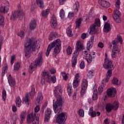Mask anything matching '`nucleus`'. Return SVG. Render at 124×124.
<instances>
[{
    "mask_svg": "<svg viewBox=\"0 0 124 124\" xmlns=\"http://www.w3.org/2000/svg\"><path fill=\"white\" fill-rule=\"evenodd\" d=\"M38 41L34 38H28L24 43V54L27 59L31 58L32 52H35L36 49L38 50L40 46L37 45Z\"/></svg>",
    "mask_w": 124,
    "mask_h": 124,
    "instance_id": "f257e3e1",
    "label": "nucleus"
},
{
    "mask_svg": "<svg viewBox=\"0 0 124 124\" xmlns=\"http://www.w3.org/2000/svg\"><path fill=\"white\" fill-rule=\"evenodd\" d=\"M54 93L56 98H57V101L55 102V104H53V110L56 114L58 112L62 111V106L64 101L62 99V97L61 96V93H62V86L58 85V86L54 87Z\"/></svg>",
    "mask_w": 124,
    "mask_h": 124,
    "instance_id": "f03ea898",
    "label": "nucleus"
},
{
    "mask_svg": "<svg viewBox=\"0 0 124 124\" xmlns=\"http://www.w3.org/2000/svg\"><path fill=\"white\" fill-rule=\"evenodd\" d=\"M61 46H62L61 40L58 39L56 41H54L48 45L46 53V56L48 57L51 50H53L52 55L54 58H56L57 55H59V53L61 52V49H60Z\"/></svg>",
    "mask_w": 124,
    "mask_h": 124,
    "instance_id": "7ed1b4c3",
    "label": "nucleus"
},
{
    "mask_svg": "<svg viewBox=\"0 0 124 124\" xmlns=\"http://www.w3.org/2000/svg\"><path fill=\"white\" fill-rule=\"evenodd\" d=\"M103 65L104 68L108 69L106 74V78L105 79V82H106V83H108L110 78H111V76H112V71L114 68H115V67L112 63V62L107 58L105 59V62Z\"/></svg>",
    "mask_w": 124,
    "mask_h": 124,
    "instance_id": "20e7f679",
    "label": "nucleus"
},
{
    "mask_svg": "<svg viewBox=\"0 0 124 124\" xmlns=\"http://www.w3.org/2000/svg\"><path fill=\"white\" fill-rule=\"evenodd\" d=\"M81 50H83V45L80 43V41H78L76 50L73 54L72 59V67H75L76 63H77V58L78 57V56H79V52H80Z\"/></svg>",
    "mask_w": 124,
    "mask_h": 124,
    "instance_id": "39448f33",
    "label": "nucleus"
},
{
    "mask_svg": "<svg viewBox=\"0 0 124 124\" xmlns=\"http://www.w3.org/2000/svg\"><path fill=\"white\" fill-rule=\"evenodd\" d=\"M100 27V20L99 18H97L95 19V22L93 25H92L90 28V34H96L98 33V27Z\"/></svg>",
    "mask_w": 124,
    "mask_h": 124,
    "instance_id": "423d86ee",
    "label": "nucleus"
},
{
    "mask_svg": "<svg viewBox=\"0 0 124 124\" xmlns=\"http://www.w3.org/2000/svg\"><path fill=\"white\" fill-rule=\"evenodd\" d=\"M42 52H39L38 58L35 60V63L34 66L31 65L30 66L29 71L30 73H32V72L31 70H33V68L36 67L37 66H41L42 65Z\"/></svg>",
    "mask_w": 124,
    "mask_h": 124,
    "instance_id": "0eeeda50",
    "label": "nucleus"
},
{
    "mask_svg": "<svg viewBox=\"0 0 124 124\" xmlns=\"http://www.w3.org/2000/svg\"><path fill=\"white\" fill-rule=\"evenodd\" d=\"M48 71H44L42 74V78L41 80V83L42 85L45 84V82H48V83H51V76Z\"/></svg>",
    "mask_w": 124,
    "mask_h": 124,
    "instance_id": "6e6552de",
    "label": "nucleus"
},
{
    "mask_svg": "<svg viewBox=\"0 0 124 124\" xmlns=\"http://www.w3.org/2000/svg\"><path fill=\"white\" fill-rule=\"evenodd\" d=\"M25 16V13L23 12V10L19 9L16 12H15L13 13L11 16V20H14V19H16L18 17H24Z\"/></svg>",
    "mask_w": 124,
    "mask_h": 124,
    "instance_id": "1a4fd4ad",
    "label": "nucleus"
},
{
    "mask_svg": "<svg viewBox=\"0 0 124 124\" xmlns=\"http://www.w3.org/2000/svg\"><path fill=\"white\" fill-rule=\"evenodd\" d=\"M87 88H88V81L84 79L82 80V82L81 83V90L80 92V95L81 97L84 96V94H85V93H86Z\"/></svg>",
    "mask_w": 124,
    "mask_h": 124,
    "instance_id": "9d476101",
    "label": "nucleus"
},
{
    "mask_svg": "<svg viewBox=\"0 0 124 124\" xmlns=\"http://www.w3.org/2000/svg\"><path fill=\"white\" fill-rule=\"evenodd\" d=\"M65 113L62 112L58 115L56 119V123L59 124H63L65 122Z\"/></svg>",
    "mask_w": 124,
    "mask_h": 124,
    "instance_id": "9b49d317",
    "label": "nucleus"
},
{
    "mask_svg": "<svg viewBox=\"0 0 124 124\" xmlns=\"http://www.w3.org/2000/svg\"><path fill=\"white\" fill-rule=\"evenodd\" d=\"M52 114V110L50 108H47L45 112L44 122L45 123H48L50 118L51 117V114Z\"/></svg>",
    "mask_w": 124,
    "mask_h": 124,
    "instance_id": "f8f14e48",
    "label": "nucleus"
},
{
    "mask_svg": "<svg viewBox=\"0 0 124 124\" xmlns=\"http://www.w3.org/2000/svg\"><path fill=\"white\" fill-rule=\"evenodd\" d=\"M121 15H122V14L119 10H116V11H115V13L113 15V17L117 23H121V18H120Z\"/></svg>",
    "mask_w": 124,
    "mask_h": 124,
    "instance_id": "ddd939ff",
    "label": "nucleus"
},
{
    "mask_svg": "<svg viewBox=\"0 0 124 124\" xmlns=\"http://www.w3.org/2000/svg\"><path fill=\"white\" fill-rule=\"evenodd\" d=\"M117 93V90L115 88H111L108 90L107 94L109 97H114Z\"/></svg>",
    "mask_w": 124,
    "mask_h": 124,
    "instance_id": "4468645a",
    "label": "nucleus"
},
{
    "mask_svg": "<svg viewBox=\"0 0 124 124\" xmlns=\"http://www.w3.org/2000/svg\"><path fill=\"white\" fill-rule=\"evenodd\" d=\"M93 42H94V36L93 35L91 37L90 40L89 41L87 44V49L88 51L93 46Z\"/></svg>",
    "mask_w": 124,
    "mask_h": 124,
    "instance_id": "2eb2a0df",
    "label": "nucleus"
},
{
    "mask_svg": "<svg viewBox=\"0 0 124 124\" xmlns=\"http://www.w3.org/2000/svg\"><path fill=\"white\" fill-rule=\"evenodd\" d=\"M98 3L100 5L102 6V7H104V8H108V7H110V3L105 0H99Z\"/></svg>",
    "mask_w": 124,
    "mask_h": 124,
    "instance_id": "dca6fc26",
    "label": "nucleus"
},
{
    "mask_svg": "<svg viewBox=\"0 0 124 124\" xmlns=\"http://www.w3.org/2000/svg\"><path fill=\"white\" fill-rule=\"evenodd\" d=\"M43 99V96H42V93L41 92H39L35 101L36 105H38V104H40Z\"/></svg>",
    "mask_w": 124,
    "mask_h": 124,
    "instance_id": "f3484780",
    "label": "nucleus"
},
{
    "mask_svg": "<svg viewBox=\"0 0 124 124\" xmlns=\"http://www.w3.org/2000/svg\"><path fill=\"white\" fill-rule=\"evenodd\" d=\"M51 27L53 29H55L57 26H58V22L57 21V18L55 16H53L51 18L50 21Z\"/></svg>",
    "mask_w": 124,
    "mask_h": 124,
    "instance_id": "a211bd4d",
    "label": "nucleus"
},
{
    "mask_svg": "<svg viewBox=\"0 0 124 124\" xmlns=\"http://www.w3.org/2000/svg\"><path fill=\"white\" fill-rule=\"evenodd\" d=\"M84 54L85 57H86V60L88 63H91L93 62V57L91 54H89L87 52V51H85L83 52Z\"/></svg>",
    "mask_w": 124,
    "mask_h": 124,
    "instance_id": "6ab92c4d",
    "label": "nucleus"
},
{
    "mask_svg": "<svg viewBox=\"0 0 124 124\" xmlns=\"http://www.w3.org/2000/svg\"><path fill=\"white\" fill-rule=\"evenodd\" d=\"M8 82L11 87H14L15 86V79L12 78L11 75H9L8 77Z\"/></svg>",
    "mask_w": 124,
    "mask_h": 124,
    "instance_id": "aec40b11",
    "label": "nucleus"
},
{
    "mask_svg": "<svg viewBox=\"0 0 124 124\" xmlns=\"http://www.w3.org/2000/svg\"><path fill=\"white\" fill-rule=\"evenodd\" d=\"M36 27V21L34 19H33L30 22L29 28L31 31L34 30Z\"/></svg>",
    "mask_w": 124,
    "mask_h": 124,
    "instance_id": "412c9836",
    "label": "nucleus"
},
{
    "mask_svg": "<svg viewBox=\"0 0 124 124\" xmlns=\"http://www.w3.org/2000/svg\"><path fill=\"white\" fill-rule=\"evenodd\" d=\"M88 114L89 116H91L92 118H95V117H96V112L93 111V107L90 108Z\"/></svg>",
    "mask_w": 124,
    "mask_h": 124,
    "instance_id": "4be33fe9",
    "label": "nucleus"
},
{
    "mask_svg": "<svg viewBox=\"0 0 124 124\" xmlns=\"http://www.w3.org/2000/svg\"><path fill=\"white\" fill-rule=\"evenodd\" d=\"M110 24L106 23L104 27V31L105 32H109L111 31V27H110Z\"/></svg>",
    "mask_w": 124,
    "mask_h": 124,
    "instance_id": "5701e85b",
    "label": "nucleus"
},
{
    "mask_svg": "<svg viewBox=\"0 0 124 124\" xmlns=\"http://www.w3.org/2000/svg\"><path fill=\"white\" fill-rule=\"evenodd\" d=\"M67 92L68 93V95L71 96V94L72 93V92H73V90H72V85L70 83H69L67 85Z\"/></svg>",
    "mask_w": 124,
    "mask_h": 124,
    "instance_id": "b1692460",
    "label": "nucleus"
},
{
    "mask_svg": "<svg viewBox=\"0 0 124 124\" xmlns=\"http://www.w3.org/2000/svg\"><path fill=\"white\" fill-rule=\"evenodd\" d=\"M27 115V112L25 110H24L20 114V124H23V121H24V119H25L26 116Z\"/></svg>",
    "mask_w": 124,
    "mask_h": 124,
    "instance_id": "393cba45",
    "label": "nucleus"
},
{
    "mask_svg": "<svg viewBox=\"0 0 124 124\" xmlns=\"http://www.w3.org/2000/svg\"><path fill=\"white\" fill-rule=\"evenodd\" d=\"M58 33H55L54 32H52L50 33V34L49 35V37L48 38L49 40H53V39H55L56 37H58Z\"/></svg>",
    "mask_w": 124,
    "mask_h": 124,
    "instance_id": "a878e982",
    "label": "nucleus"
},
{
    "mask_svg": "<svg viewBox=\"0 0 124 124\" xmlns=\"http://www.w3.org/2000/svg\"><path fill=\"white\" fill-rule=\"evenodd\" d=\"M79 8H80V5L79 4V2L76 1L75 3L74 6V10L75 11V12L76 13H77V12H78V11H79Z\"/></svg>",
    "mask_w": 124,
    "mask_h": 124,
    "instance_id": "bb28decb",
    "label": "nucleus"
},
{
    "mask_svg": "<svg viewBox=\"0 0 124 124\" xmlns=\"http://www.w3.org/2000/svg\"><path fill=\"white\" fill-rule=\"evenodd\" d=\"M36 3L40 8H44V2L43 0H36Z\"/></svg>",
    "mask_w": 124,
    "mask_h": 124,
    "instance_id": "cd10ccee",
    "label": "nucleus"
},
{
    "mask_svg": "<svg viewBox=\"0 0 124 124\" xmlns=\"http://www.w3.org/2000/svg\"><path fill=\"white\" fill-rule=\"evenodd\" d=\"M8 10H9V7L8 6H2L0 8V11L1 13H6V12L8 11Z\"/></svg>",
    "mask_w": 124,
    "mask_h": 124,
    "instance_id": "c85d7f7f",
    "label": "nucleus"
},
{
    "mask_svg": "<svg viewBox=\"0 0 124 124\" xmlns=\"http://www.w3.org/2000/svg\"><path fill=\"white\" fill-rule=\"evenodd\" d=\"M66 33L68 36L70 37H71V36L73 35V34H72V30L71 29V26H69L67 28Z\"/></svg>",
    "mask_w": 124,
    "mask_h": 124,
    "instance_id": "c756f323",
    "label": "nucleus"
},
{
    "mask_svg": "<svg viewBox=\"0 0 124 124\" xmlns=\"http://www.w3.org/2000/svg\"><path fill=\"white\" fill-rule=\"evenodd\" d=\"M113 110V106L110 104H108L106 106V110L107 112H111L112 110Z\"/></svg>",
    "mask_w": 124,
    "mask_h": 124,
    "instance_id": "7c9ffc66",
    "label": "nucleus"
},
{
    "mask_svg": "<svg viewBox=\"0 0 124 124\" xmlns=\"http://www.w3.org/2000/svg\"><path fill=\"white\" fill-rule=\"evenodd\" d=\"M82 23V18H78L76 20V28L79 29L81 27V23Z\"/></svg>",
    "mask_w": 124,
    "mask_h": 124,
    "instance_id": "2f4dec72",
    "label": "nucleus"
},
{
    "mask_svg": "<svg viewBox=\"0 0 124 124\" xmlns=\"http://www.w3.org/2000/svg\"><path fill=\"white\" fill-rule=\"evenodd\" d=\"M112 84L113 85H116V86H119V85H120V81H119V79L117 78H113V79L111 81Z\"/></svg>",
    "mask_w": 124,
    "mask_h": 124,
    "instance_id": "473e14b6",
    "label": "nucleus"
},
{
    "mask_svg": "<svg viewBox=\"0 0 124 124\" xmlns=\"http://www.w3.org/2000/svg\"><path fill=\"white\" fill-rule=\"evenodd\" d=\"M21 101H22L21 100V98H20V97L19 96H17L16 98V103L17 107H20L22 105L21 104Z\"/></svg>",
    "mask_w": 124,
    "mask_h": 124,
    "instance_id": "72a5a7b5",
    "label": "nucleus"
},
{
    "mask_svg": "<svg viewBox=\"0 0 124 124\" xmlns=\"http://www.w3.org/2000/svg\"><path fill=\"white\" fill-rule=\"evenodd\" d=\"M60 16L62 20H64L65 19V14H64V11H63V9H61L60 12Z\"/></svg>",
    "mask_w": 124,
    "mask_h": 124,
    "instance_id": "f704fd0d",
    "label": "nucleus"
},
{
    "mask_svg": "<svg viewBox=\"0 0 124 124\" xmlns=\"http://www.w3.org/2000/svg\"><path fill=\"white\" fill-rule=\"evenodd\" d=\"M0 25L3 28L4 27V16H0Z\"/></svg>",
    "mask_w": 124,
    "mask_h": 124,
    "instance_id": "c9c22d12",
    "label": "nucleus"
},
{
    "mask_svg": "<svg viewBox=\"0 0 124 124\" xmlns=\"http://www.w3.org/2000/svg\"><path fill=\"white\" fill-rule=\"evenodd\" d=\"M105 87V84H104L103 82H102V84L101 86L99 87L98 89V92L99 93H101L102 92H103V88Z\"/></svg>",
    "mask_w": 124,
    "mask_h": 124,
    "instance_id": "e433bc0d",
    "label": "nucleus"
},
{
    "mask_svg": "<svg viewBox=\"0 0 124 124\" xmlns=\"http://www.w3.org/2000/svg\"><path fill=\"white\" fill-rule=\"evenodd\" d=\"M49 12L50 11L48 9H46V11H43L42 12V16H43V17H47Z\"/></svg>",
    "mask_w": 124,
    "mask_h": 124,
    "instance_id": "4c0bfd02",
    "label": "nucleus"
},
{
    "mask_svg": "<svg viewBox=\"0 0 124 124\" xmlns=\"http://www.w3.org/2000/svg\"><path fill=\"white\" fill-rule=\"evenodd\" d=\"M92 98L93 100H96V99H97V90H94Z\"/></svg>",
    "mask_w": 124,
    "mask_h": 124,
    "instance_id": "58836bf2",
    "label": "nucleus"
},
{
    "mask_svg": "<svg viewBox=\"0 0 124 124\" xmlns=\"http://www.w3.org/2000/svg\"><path fill=\"white\" fill-rule=\"evenodd\" d=\"M112 105L113 110H117L119 108V103L117 101H114Z\"/></svg>",
    "mask_w": 124,
    "mask_h": 124,
    "instance_id": "ea45409f",
    "label": "nucleus"
},
{
    "mask_svg": "<svg viewBox=\"0 0 124 124\" xmlns=\"http://www.w3.org/2000/svg\"><path fill=\"white\" fill-rule=\"evenodd\" d=\"M79 85V80H77L76 79L74 80L73 83V87L74 88V89H76L77 87Z\"/></svg>",
    "mask_w": 124,
    "mask_h": 124,
    "instance_id": "a19ab883",
    "label": "nucleus"
},
{
    "mask_svg": "<svg viewBox=\"0 0 124 124\" xmlns=\"http://www.w3.org/2000/svg\"><path fill=\"white\" fill-rule=\"evenodd\" d=\"M117 52H118V50L117 49H115L114 50H112V52L111 53V57L113 59L117 57Z\"/></svg>",
    "mask_w": 124,
    "mask_h": 124,
    "instance_id": "79ce46f5",
    "label": "nucleus"
},
{
    "mask_svg": "<svg viewBox=\"0 0 124 124\" xmlns=\"http://www.w3.org/2000/svg\"><path fill=\"white\" fill-rule=\"evenodd\" d=\"M20 65L19 62H17L15 63L14 68V70L17 71L19 70V68H20Z\"/></svg>",
    "mask_w": 124,
    "mask_h": 124,
    "instance_id": "37998d69",
    "label": "nucleus"
},
{
    "mask_svg": "<svg viewBox=\"0 0 124 124\" xmlns=\"http://www.w3.org/2000/svg\"><path fill=\"white\" fill-rule=\"evenodd\" d=\"M120 5H121V1L120 0H117L115 3V7L117 9V10H118V9H120Z\"/></svg>",
    "mask_w": 124,
    "mask_h": 124,
    "instance_id": "c03bdc74",
    "label": "nucleus"
},
{
    "mask_svg": "<svg viewBox=\"0 0 124 124\" xmlns=\"http://www.w3.org/2000/svg\"><path fill=\"white\" fill-rule=\"evenodd\" d=\"M2 97L3 100L5 101V99H6V91L5 90L2 91Z\"/></svg>",
    "mask_w": 124,
    "mask_h": 124,
    "instance_id": "a18cd8bd",
    "label": "nucleus"
},
{
    "mask_svg": "<svg viewBox=\"0 0 124 124\" xmlns=\"http://www.w3.org/2000/svg\"><path fill=\"white\" fill-rule=\"evenodd\" d=\"M93 71H89L88 72V73L87 74V77L88 78H93Z\"/></svg>",
    "mask_w": 124,
    "mask_h": 124,
    "instance_id": "49530a36",
    "label": "nucleus"
},
{
    "mask_svg": "<svg viewBox=\"0 0 124 124\" xmlns=\"http://www.w3.org/2000/svg\"><path fill=\"white\" fill-rule=\"evenodd\" d=\"M31 95H34L35 94V89L34 88V85H32L31 92Z\"/></svg>",
    "mask_w": 124,
    "mask_h": 124,
    "instance_id": "de8ad7c7",
    "label": "nucleus"
},
{
    "mask_svg": "<svg viewBox=\"0 0 124 124\" xmlns=\"http://www.w3.org/2000/svg\"><path fill=\"white\" fill-rule=\"evenodd\" d=\"M62 74V77L63 78V79L65 81H66L67 80V78H68V77H67V75H66V73H65V71L61 72Z\"/></svg>",
    "mask_w": 124,
    "mask_h": 124,
    "instance_id": "09e8293b",
    "label": "nucleus"
},
{
    "mask_svg": "<svg viewBox=\"0 0 124 124\" xmlns=\"http://www.w3.org/2000/svg\"><path fill=\"white\" fill-rule=\"evenodd\" d=\"M66 51L67 55H71L72 54V49H71V47L69 46L67 48Z\"/></svg>",
    "mask_w": 124,
    "mask_h": 124,
    "instance_id": "8fccbe9b",
    "label": "nucleus"
},
{
    "mask_svg": "<svg viewBox=\"0 0 124 124\" xmlns=\"http://www.w3.org/2000/svg\"><path fill=\"white\" fill-rule=\"evenodd\" d=\"M29 94H27L25 96V98L23 99L24 102L28 103V106H29Z\"/></svg>",
    "mask_w": 124,
    "mask_h": 124,
    "instance_id": "3c124183",
    "label": "nucleus"
},
{
    "mask_svg": "<svg viewBox=\"0 0 124 124\" xmlns=\"http://www.w3.org/2000/svg\"><path fill=\"white\" fill-rule=\"evenodd\" d=\"M17 35L22 38V37H24V36H25V32H24V31H21L18 33Z\"/></svg>",
    "mask_w": 124,
    "mask_h": 124,
    "instance_id": "603ef678",
    "label": "nucleus"
},
{
    "mask_svg": "<svg viewBox=\"0 0 124 124\" xmlns=\"http://www.w3.org/2000/svg\"><path fill=\"white\" fill-rule=\"evenodd\" d=\"M78 114L80 117H84L85 113L84 112V110L81 109L78 110Z\"/></svg>",
    "mask_w": 124,
    "mask_h": 124,
    "instance_id": "864d4df0",
    "label": "nucleus"
},
{
    "mask_svg": "<svg viewBox=\"0 0 124 124\" xmlns=\"http://www.w3.org/2000/svg\"><path fill=\"white\" fill-rule=\"evenodd\" d=\"M51 81L52 82V83L55 84V83H56V81H57L56 79V76H54L50 77V82Z\"/></svg>",
    "mask_w": 124,
    "mask_h": 124,
    "instance_id": "5fc2aeb1",
    "label": "nucleus"
},
{
    "mask_svg": "<svg viewBox=\"0 0 124 124\" xmlns=\"http://www.w3.org/2000/svg\"><path fill=\"white\" fill-rule=\"evenodd\" d=\"M79 67L80 68H81V69H83V68H84L85 67V62L84 61H82L79 65Z\"/></svg>",
    "mask_w": 124,
    "mask_h": 124,
    "instance_id": "6e6d98bb",
    "label": "nucleus"
},
{
    "mask_svg": "<svg viewBox=\"0 0 124 124\" xmlns=\"http://www.w3.org/2000/svg\"><path fill=\"white\" fill-rule=\"evenodd\" d=\"M77 92H78V90L76 89L73 94V99H76L77 98Z\"/></svg>",
    "mask_w": 124,
    "mask_h": 124,
    "instance_id": "4d7b16f0",
    "label": "nucleus"
},
{
    "mask_svg": "<svg viewBox=\"0 0 124 124\" xmlns=\"http://www.w3.org/2000/svg\"><path fill=\"white\" fill-rule=\"evenodd\" d=\"M73 15H74L73 13H72V12H70V13H69L68 17V18H69L70 19H72V18L73 17Z\"/></svg>",
    "mask_w": 124,
    "mask_h": 124,
    "instance_id": "13d9d810",
    "label": "nucleus"
},
{
    "mask_svg": "<svg viewBox=\"0 0 124 124\" xmlns=\"http://www.w3.org/2000/svg\"><path fill=\"white\" fill-rule=\"evenodd\" d=\"M15 59V56H14V55L12 56L11 60V64H13V63H14Z\"/></svg>",
    "mask_w": 124,
    "mask_h": 124,
    "instance_id": "bf43d9fd",
    "label": "nucleus"
},
{
    "mask_svg": "<svg viewBox=\"0 0 124 124\" xmlns=\"http://www.w3.org/2000/svg\"><path fill=\"white\" fill-rule=\"evenodd\" d=\"M98 47H99V48H103V47H104V45L103 44V43L100 42L98 43Z\"/></svg>",
    "mask_w": 124,
    "mask_h": 124,
    "instance_id": "052dcab7",
    "label": "nucleus"
},
{
    "mask_svg": "<svg viewBox=\"0 0 124 124\" xmlns=\"http://www.w3.org/2000/svg\"><path fill=\"white\" fill-rule=\"evenodd\" d=\"M39 110H40L39 106H36V107L34 108L35 113H37L38 112H39Z\"/></svg>",
    "mask_w": 124,
    "mask_h": 124,
    "instance_id": "680f3d73",
    "label": "nucleus"
},
{
    "mask_svg": "<svg viewBox=\"0 0 124 124\" xmlns=\"http://www.w3.org/2000/svg\"><path fill=\"white\" fill-rule=\"evenodd\" d=\"M12 111L13 112H17V108L15 106H12Z\"/></svg>",
    "mask_w": 124,
    "mask_h": 124,
    "instance_id": "e2e57ef3",
    "label": "nucleus"
},
{
    "mask_svg": "<svg viewBox=\"0 0 124 124\" xmlns=\"http://www.w3.org/2000/svg\"><path fill=\"white\" fill-rule=\"evenodd\" d=\"M117 39L119 41V42H120V43H123V39L122 38V37H121V36H118L117 37Z\"/></svg>",
    "mask_w": 124,
    "mask_h": 124,
    "instance_id": "0e129e2a",
    "label": "nucleus"
},
{
    "mask_svg": "<svg viewBox=\"0 0 124 124\" xmlns=\"http://www.w3.org/2000/svg\"><path fill=\"white\" fill-rule=\"evenodd\" d=\"M65 1H66V0H59V3L61 5H62V4H64Z\"/></svg>",
    "mask_w": 124,
    "mask_h": 124,
    "instance_id": "69168bd1",
    "label": "nucleus"
},
{
    "mask_svg": "<svg viewBox=\"0 0 124 124\" xmlns=\"http://www.w3.org/2000/svg\"><path fill=\"white\" fill-rule=\"evenodd\" d=\"M86 36H87V34L86 33H82L81 35L82 39H85V38H86Z\"/></svg>",
    "mask_w": 124,
    "mask_h": 124,
    "instance_id": "338daca9",
    "label": "nucleus"
},
{
    "mask_svg": "<svg viewBox=\"0 0 124 124\" xmlns=\"http://www.w3.org/2000/svg\"><path fill=\"white\" fill-rule=\"evenodd\" d=\"M79 73L77 74L75 76V79H76L75 80L79 81Z\"/></svg>",
    "mask_w": 124,
    "mask_h": 124,
    "instance_id": "774afa93",
    "label": "nucleus"
}]
</instances>
